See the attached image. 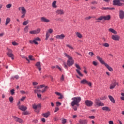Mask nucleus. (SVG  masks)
Returning <instances> with one entry per match:
<instances>
[{"mask_svg": "<svg viewBox=\"0 0 124 124\" xmlns=\"http://www.w3.org/2000/svg\"><path fill=\"white\" fill-rule=\"evenodd\" d=\"M97 59L102 63V64H104L105 66L107 67V68L109 70V71H113V68L111 67L107 63H105L104 61L102 60V58L99 56H97Z\"/></svg>", "mask_w": 124, "mask_h": 124, "instance_id": "f257e3e1", "label": "nucleus"}, {"mask_svg": "<svg viewBox=\"0 0 124 124\" xmlns=\"http://www.w3.org/2000/svg\"><path fill=\"white\" fill-rule=\"evenodd\" d=\"M64 55L66 58L68 59L67 62V64L68 66H71V65H73L74 64V60H73V59L71 56H70L69 55L67 54V53H64Z\"/></svg>", "mask_w": 124, "mask_h": 124, "instance_id": "f03ea898", "label": "nucleus"}, {"mask_svg": "<svg viewBox=\"0 0 124 124\" xmlns=\"http://www.w3.org/2000/svg\"><path fill=\"white\" fill-rule=\"evenodd\" d=\"M72 100H73L71 103L72 106H74V105L79 106V102L81 101V97H73L72 98Z\"/></svg>", "mask_w": 124, "mask_h": 124, "instance_id": "7ed1b4c3", "label": "nucleus"}, {"mask_svg": "<svg viewBox=\"0 0 124 124\" xmlns=\"http://www.w3.org/2000/svg\"><path fill=\"white\" fill-rule=\"evenodd\" d=\"M111 19V16L110 15H108L107 16H101L100 17L98 18H96L95 20L97 22H100V21L102 20H105V21H109Z\"/></svg>", "mask_w": 124, "mask_h": 124, "instance_id": "20e7f679", "label": "nucleus"}, {"mask_svg": "<svg viewBox=\"0 0 124 124\" xmlns=\"http://www.w3.org/2000/svg\"><path fill=\"white\" fill-rule=\"evenodd\" d=\"M32 108L34 109L35 112L36 113H38L39 112V110L41 109V105L40 104L36 105V104H34L32 105Z\"/></svg>", "mask_w": 124, "mask_h": 124, "instance_id": "39448f33", "label": "nucleus"}, {"mask_svg": "<svg viewBox=\"0 0 124 124\" xmlns=\"http://www.w3.org/2000/svg\"><path fill=\"white\" fill-rule=\"evenodd\" d=\"M7 55L9 58H11L12 60H14V54L12 53V50L7 48Z\"/></svg>", "mask_w": 124, "mask_h": 124, "instance_id": "423d86ee", "label": "nucleus"}, {"mask_svg": "<svg viewBox=\"0 0 124 124\" xmlns=\"http://www.w3.org/2000/svg\"><path fill=\"white\" fill-rule=\"evenodd\" d=\"M75 66L77 68H78L76 70L77 73L79 76H81V77H83V75L82 74L81 72H80V71L81 70V67H80V66H79L78 64H75Z\"/></svg>", "mask_w": 124, "mask_h": 124, "instance_id": "0eeeda50", "label": "nucleus"}, {"mask_svg": "<svg viewBox=\"0 0 124 124\" xmlns=\"http://www.w3.org/2000/svg\"><path fill=\"white\" fill-rule=\"evenodd\" d=\"M95 106H98L99 107L100 106H104V104L103 103H101L99 99H96L95 100Z\"/></svg>", "mask_w": 124, "mask_h": 124, "instance_id": "6e6552de", "label": "nucleus"}, {"mask_svg": "<svg viewBox=\"0 0 124 124\" xmlns=\"http://www.w3.org/2000/svg\"><path fill=\"white\" fill-rule=\"evenodd\" d=\"M80 84H82L83 85H88L89 87L92 86V82L88 81L86 79H83L80 81Z\"/></svg>", "mask_w": 124, "mask_h": 124, "instance_id": "1a4fd4ad", "label": "nucleus"}, {"mask_svg": "<svg viewBox=\"0 0 124 124\" xmlns=\"http://www.w3.org/2000/svg\"><path fill=\"white\" fill-rule=\"evenodd\" d=\"M113 5H117L118 6H122L123 3L121 2L120 0H114L113 1Z\"/></svg>", "mask_w": 124, "mask_h": 124, "instance_id": "9d476101", "label": "nucleus"}, {"mask_svg": "<svg viewBox=\"0 0 124 124\" xmlns=\"http://www.w3.org/2000/svg\"><path fill=\"white\" fill-rule=\"evenodd\" d=\"M13 118L14 119L15 121L17 123H19L20 124H23L24 123V121L21 118H19L16 116H13Z\"/></svg>", "mask_w": 124, "mask_h": 124, "instance_id": "9b49d317", "label": "nucleus"}, {"mask_svg": "<svg viewBox=\"0 0 124 124\" xmlns=\"http://www.w3.org/2000/svg\"><path fill=\"white\" fill-rule=\"evenodd\" d=\"M85 104L86 105V106H88V107H91V106H93V101L91 100H86L85 102Z\"/></svg>", "mask_w": 124, "mask_h": 124, "instance_id": "f8f14e48", "label": "nucleus"}, {"mask_svg": "<svg viewBox=\"0 0 124 124\" xmlns=\"http://www.w3.org/2000/svg\"><path fill=\"white\" fill-rule=\"evenodd\" d=\"M111 38L113 40H115L116 41H119L120 40V37L118 35H112L111 36Z\"/></svg>", "mask_w": 124, "mask_h": 124, "instance_id": "ddd939ff", "label": "nucleus"}, {"mask_svg": "<svg viewBox=\"0 0 124 124\" xmlns=\"http://www.w3.org/2000/svg\"><path fill=\"white\" fill-rule=\"evenodd\" d=\"M29 32L31 34H36L37 33H39V32H40V29H38L36 30L31 31Z\"/></svg>", "mask_w": 124, "mask_h": 124, "instance_id": "4468645a", "label": "nucleus"}, {"mask_svg": "<svg viewBox=\"0 0 124 124\" xmlns=\"http://www.w3.org/2000/svg\"><path fill=\"white\" fill-rule=\"evenodd\" d=\"M119 18L122 20L124 19V11L122 10H119Z\"/></svg>", "mask_w": 124, "mask_h": 124, "instance_id": "2eb2a0df", "label": "nucleus"}, {"mask_svg": "<svg viewBox=\"0 0 124 124\" xmlns=\"http://www.w3.org/2000/svg\"><path fill=\"white\" fill-rule=\"evenodd\" d=\"M41 22H44V23H50V20L46 18V17L43 16L41 17Z\"/></svg>", "mask_w": 124, "mask_h": 124, "instance_id": "dca6fc26", "label": "nucleus"}, {"mask_svg": "<svg viewBox=\"0 0 124 124\" xmlns=\"http://www.w3.org/2000/svg\"><path fill=\"white\" fill-rule=\"evenodd\" d=\"M56 38H57V39H63V38H64V37H65V35H64V34H62L61 35H57L56 36Z\"/></svg>", "mask_w": 124, "mask_h": 124, "instance_id": "f3484780", "label": "nucleus"}, {"mask_svg": "<svg viewBox=\"0 0 124 124\" xmlns=\"http://www.w3.org/2000/svg\"><path fill=\"white\" fill-rule=\"evenodd\" d=\"M18 108L21 111H26V110H27V109H28L27 107H26V106H25L24 105H21V106L19 105L18 106Z\"/></svg>", "mask_w": 124, "mask_h": 124, "instance_id": "a211bd4d", "label": "nucleus"}, {"mask_svg": "<svg viewBox=\"0 0 124 124\" xmlns=\"http://www.w3.org/2000/svg\"><path fill=\"white\" fill-rule=\"evenodd\" d=\"M21 10V14H26L27 13V11H26V9H25V7H20L18 8V10Z\"/></svg>", "mask_w": 124, "mask_h": 124, "instance_id": "6ab92c4d", "label": "nucleus"}, {"mask_svg": "<svg viewBox=\"0 0 124 124\" xmlns=\"http://www.w3.org/2000/svg\"><path fill=\"white\" fill-rule=\"evenodd\" d=\"M116 85H117V82L115 81H114L110 84L109 89H110V90H112V89H114V88H115V87H116Z\"/></svg>", "mask_w": 124, "mask_h": 124, "instance_id": "aec40b11", "label": "nucleus"}, {"mask_svg": "<svg viewBox=\"0 0 124 124\" xmlns=\"http://www.w3.org/2000/svg\"><path fill=\"white\" fill-rule=\"evenodd\" d=\"M56 13L58 14V15H62L64 14V12L62 9H59L56 11Z\"/></svg>", "mask_w": 124, "mask_h": 124, "instance_id": "412c9836", "label": "nucleus"}, {"mask_svg": "<svg viewBox=\"0 0 124 124\" xmlns=\"http://www.w3.org/2000/svg\"><path fill=\"white\" fill-rule=\"evenodd\" d=\"M35 66H37L39 71H41V65H40V62H37L35 64Z\"/></svg>", "mask_w": 124, "mask_h": 124, "instance_id": "4be33fe9", "label": "nucleus"}, {"mask_svg": "<svg viewBox=\"0 0 124 124\" xmlns=\"http://www.w3.org/2000/svg\"><path fill=\"white\" fill-rule=\"evenodd\" d=\"M55 94L57 95H59L60 97H58V99H62L63 98V95L59 92H55Z\"/></svg>", "mask_w": 124, "mask_h": 124, "instance_id": "5701e85b", "label": "nucleus"}, {"mask_svg": "<svg viewBox=\"0 0 124 124\" xmlns=\"http://www.w3.org/2000/svg\"><path fill=\"white\" fill-rule=\"evenodd\" d=\"M76 34L77 36V37H78V38H83V35H82V34H81L80 32H76Z\"/></svg>", "mask_w": 124, "mask_h": 124, "instance_id": "b1692460", "label": "nucleus"}, {"mask_svg": "<svg viewBox=\"0 0 124 124\" xmlns=\"http://www.w3.org/2000/svg\"><path fill=\"white\" fill-rule=\"evenodd\" d=\"M102 109L103 111H108V112L111 111L110 108H109L108 107H104L102 108Z\"/></svg>", "mask_w": 124, "mask_h": 124, "instance_id": "393cba45", "label": "nucleus"}, {"mask_svg": "<svg viewBox=\"0 0 124 124\" xmlns=\"http://www.w3.org/2000/svg\"><path fill=\"white\" fill-rule=\"evenodd\" d=\"M42 115L43 116V117H44V118H48V117L50 116V112L48 111L46 113H43Z\"/></svg>", "mask_w": 124, "mask_h": 124, "instance_id": "a878e982", "label": "nucleus"}, {"mask_svg": "<svg viewBox=\"0 0 124 124\" xmlns=\"http://www.w3.org/2000/svg\"><path fill=\"white\" fill-rule=\"evenodd\" d=\"M109 31H110V32H112V33H114V34H117V32L115 31V30L110 28L108 29Z\"/></svg>", "mask_w": 124, "mask_h": 124, "instance_id": "bb28decb", "label": "nucleus"}, {"mask_svg": "<svg viewBox=\"0 0 124 124\" xmlns=\"http://www.w3.org/2000/svg\"><path fill=\"white\" fill-rule=\"evenodd\" d=\"M79 123L80 124H87V120H80L79 121Z\"/></svg>", "mask_w": 124, "mask_h": 124, "instance_id": "cd10ccee", "label": "nucleus"}, {"mask_svg": "<svg viewBox=\"0 0 124 124\" xmlns=\"http://www.w3.org/2000/svg\"><path fill=\"white\" fill-rule=\"evenodd\" d=\"M108 98H109L110 101H111V102H112L113 103H115V99H114V98H113V97L111 95H108Z\"/></svg>", "mask_w": 124, "mask_h": 124, "instance_id": "c85d7f7f", "label": "nucleus"}, {"mask_svg": "<svg viewBox=\"0 0 124 124\" xmlns=\"http://www.w3.org/2000/svg\"><path fill=\"white\" fill-rule=\"evenodd\" d=\"M29 42H30V43H31V44H33V43H34V44H36V45H38V42H37L34 41V40H33V41L30 40V41H29Z\"/></svg>", "mask_w": 124, "mask_h": 124, "instance_id": "c756f323", "label": "nucleus"}, {"mask_svg": "<svg viewBox=\"0 0 124 124\" xmlns=\"http://www.w3.org/2000/svg\"><path fill=\"white\" fill-rule=\"evenodd\" d=\"M9 23H10V18L7 17L6 19V26H7V25H8Z\"/></svg>", "mask_w": 124, "mask_h": 124, "instance_id": "7c9ffc66", "label": "nucleus"}, {"mask_svg": "<svg viewBox=\"0 0 124 124\" xmlns=\"http://www.w3.org/2000/svg\"><path fill=\"white\" fill-rule=\"evenodd\" d=\"M56 3H57V1L55 0L52 3V7L53 8H57V5H56Z\"/></svg>", "mask_w": 124, "mask_h": 124, "instance_id": "2f4dec72", "label": "nucleus"}, {"mask_svg": "<svg viewBox=\"0 0 124 124\" xmlns=\"http://www.w3.org/2000/svg\"><path fill=\"white\" fill-rule=\"evenodd\" d=\"M49 36L50 34H49V32H47L46 35V40H48Z\"/></svg>", "mask_w": 124, "mask_h": 124, "instance_id": "473e14b6", "label": "nucleus"}, {"mask_svg": "<svg viewBox=\"0 0 124 124\" xmlns=\"http://www.w3.org/2000/svg\"><path fill=\"white\" fill-rule=\"evenodd\" d=\"M34 92L35 93H40L41 92V90L39 89H35V90H34Z\"/></svg>", "mask_w": 124, "mask_h": 124, "instance_id": "72a5a7b5", "label": "nucleus"}, {"mask_svg": "<svg viewBox=\"0 0 124 124\" xmlns=\"http://www.w3.org/2000/svg\"><path fill=\"white\" fill-rule=\"evenodd\" d=\"M24 31L25 32H28L29 31V27L26 26L24 28Z\"/></svg>", "mask_w": 124, "mask_h": 124, "instance_id": "f704fd0d", "label": "nucleus"}, {"mask_svg": "<svg viewBox=\"0 0 124 124\" xmlns=\"http://www.w3.org/2000/svg\"><path fill=\"white\" fill-rule=\"evenodd\" d=\"M62 124H66V119L63 118L62 120Z\"/></svg>", "mask_w": 124, "mask_h": 124, "instance_id": "c9c22d12", "label": "nucleus"}, {"mask_svg": "<svg viewBox=\"0 0 124 124\" xmlns=\"http://www.w3.org/2000/svg\"><path fill=\"white\" fill-rule=\"evenodd\" d=\"M29 58L30 59V60H31V61H34V60H35L32 55H29Z\"/></svg>", "mask_w": 124, "mask_h": 124, "instance_id": "e433bc0d", "label": "nucleus"}, {"mask_svg": "<svg viewBox=\"0 0 124 124\" xmlns=\"http://www.w3.org/2000/svg\"><path fill=\"white\" fill-rule=\"evenodd\" d=\"M27 24H29V20H26L23 23V26H27Z\"/></svg>", "mask_w": 124, "mask_h": 124, "instance_id": "4c0bfd02", "label": "nucleus"}, {"mask_svg": "<svg viewBox=\"0 0 124 124\" xmlns=\"http://www.w3.org/2000/svg\"><path fill=\"white\" fill-rule=\"evenodd\" d=\"M103 46H104V47H109V44L107 43H105L103 44Z\"/></svg>", "mask_w": 124, "mask_h": 124, "instance_id": "58836bf2", "label": "nucleus"}, {"mask_svg": "<svg viewBox=\"0 0 124 124\" xmlns=\"http://www.w3.org/2000/svg\"><path fill=\"white\" fill-rule=\"evenodd\" d=\"M15 92V90L14 89H12V90H11L10 93H11L12 95H13V94H14V93H15V92Z\"/></svg>", "mask_w": 124, "mask_h": 124, "instance_id": "ea45409f", "label": "nucleus"}, {"mask_svg": "<svg viewBox=\"0 0 124 124\" xmlns=\"http://www.w3.org/2000/svg\"><path fill=\"white\" fill-rule=\"evenodd\" d=\"M9 100L10 102H12L14 100L13 97L12 96H11L9 98Z\"/></svg>", "mask_w": 124, "mask_h": 124, "instance_id": "a19ab883", "label": "nucleus"}, {"mask_svg": "<svg viewBox=\"0 0 124 124\" xmlns=\"http://www.w3.org/2000/svg\"><path fill=\"white\" fill-rule=\"evenodd\" d=\"M121 95L122 96L121 97V99H122V100H124V93H122Z\"/></svg>", "mask_w": 124, "mask_h": 124, "instance_id": "79ce46f5", "label": "nucleus"}, {"mask_svg": "<svg viewBox=\"0 0 124 124\" xmlns=\"http://www.w3.org/2000/svg\"><path fill=\"white\" fill-rule=\"evenodd\" d=\"M63 65L64 68H65L66 69H67V65H66V63H65V62L63 63Z\"/></svg>", "mask_w": 124, "mask_h": 124, "instance_id": "37998d69", "label": "nucleus"}, {"mask_svg": "<svg viewBox=\"0 0 124 124\" xmlns=\"http://www.w3.org/2000/svg\"><path fill=\"white\" fill-rule=\"evenodd\" d=\"M47 88H48V87L46 86V87H45V89H44V90H43L41 91L42 93H43L46 92V90H47Z\"/></svg>", "mask_w": 124, "mask_h": 124, "instance_id": "c03bdc74", "label": "nucleus"}, {"mask_svg": "<svg viewBox=\"0 0 124 124\" xmlns=\"http://www.w3.org/2000/svg\"><path fill=\"white\" fill-rule=\"evenodd\" d=\"M93 65H94L95 66H96V65H97V62L95 61H93Z\"/></svg>", "mask_w": 124, "mask_h": 124, "instance_id": "a18cd8bd", "label": "nucleus"}, {"mask_svg": "<svg viewBox=\"0 0 124 124\" xmlns=\"http://www.w3.org/2000/svg\"><path fill=\"white\" fill-rule=\"evenodd\" d=\"M92 16H87L85 18V20H87V21L89 20H90V19H92Z\"/></svg>", "mask_w": 124, "mask_h": 124, "instance_id": "49530a36", "label": "nucleus"}, {"mask_svg": "<svg viewBox=\"0 0 124 124\" xmlns=\"http://www.w3.org/2000/svg\"><path fill=\"white\" fill-rule=\"evenodd\" d=\"M12 6V5L11 4H8L6 5L7 8H10Z\"/></svg>", "mask_w": 124, "mask_h": 124, "instance_id": "de8ad7c7", "label": "nucleus"}, {"mask_svg": "<svg viewBox=\"0 0 124 124\" xmlns=\"http://www.w3.org/2000/svg\"><path fill=\"white\" fill-rule=\"evenodd\" d=\"M12 44L14 45V46H16V45H18V43L16 42H13Z\"/></svg>", "mask_w": 124, "mask_h": 124, "instance_id": "09e8293b", "label": "nucleus"}, {"mask_svg": "<svg viewBox=\"0 0 124 124\" xmlns=\"http://www.w3.org/2000/svg\"><path fill=\"white\" fill-rule=\"evenodd\" d=\"M60 105H62V103L60 102H56V106H60Z\"/></svg>", "mask_w": 124, "mask_h": 124, "instance_id": "8fccbe9b", "label": "nucleus"}, {"mask_svg": "<svg viewBox=\"0 0 124 124\" xmlns=\"http://www.w3.org/2000/svg\"><path fill=\"white\" fill-rule=\"evenodd\" d=\"M64 80V76H63V75H62L61 78V80L63 81Z\"/></svg>", "mask_w": 124, "mask_h": 124, "instance_id": "3c124183", "label": "nucleus"}, {"mask_svg": "<svg viewBox=\"0 0 124 124\" xmlns=\"http://www.w3.org/2000/svg\"><path fill=\"white\" fill-rule=\"evenodd\" d=\"M48 31V32H49V33H52L53 32V29H49Z\"/></svg>", "mask_w": 124, "mask_h": 124, "instance_id": "603ef678", "label": "nucleus"}, {"mask_svg": "<svg viewBox=\"0 0 124 124\" xmlns=\"http://www.w3.org/2000/svg\"><path fill=\"white\" fill-rule=\"evenodd\" d=\"M34 40L35 41H40V38H39V37H37L35 38Z\"/></svg>", "mask_w": 124, "mask_h": 124, "instance_id": "864d4df0", "label": "nucleus"}, {"mask_svg": "<svg viewBox=\"0 0 124 124\" xmlns=\"http://www.w3.org/2000/svg\"><path fill=\"white\" fill-rule=\"evenodd\" d=\"M56 68H58V69H59V70H60V71H62V68H61V67H60V66H59V65H56L55 66Z\"/></svg>", "mask_w": 124, "mask_h": 124, "instance_id": "5fc2aeb1", "label": "nucleus"}, {"mask_svg": "<svg viewBox=\"0 0 124 124\" xmlns=\"http://www.w3.org/2000/svg\"><path fill=\"white\" fill-rule=\"evenodd\" d=\"M23 115H28L29 114V112H28V111H24L23 112Z\"/></svg>", "mask_w": 124, "mask_h": 124, "instance_id": "6e6d98bb", "label": "nucleus"}, {"mask_svg": "<svg viewBox=\"0 0 124 124\" xmlns=\"http://www.w3.org/2000/svg\"><path fill=\"white\" fill-rule=\"evenodd\" d=\"M59 110H60V108H55L54 112L56 113V112H58V111H59Z\"/></svg>", "mask_w": 124, "mask_h": 124, "instance_id": "4d7b16f0", "label": "nucleus"}, {"mask_svg": "<svg viewBox=\"0 0 124 124\" xmlns=\"http://www.w3.org/2000/svg\"><path fill=\"white\" fill-rule=\"evenodd\" d=\"M91 3L92 4H97V2L96 1H93Z\"/></svg>", "mask_w": 124, "mask_h": 124, "instance_id": "13d9d810", "label": "nucleus"}, {"mask_svg": "<svg viewBox=\"0 0 124 124\" xmlns=\"http://www.w3.org/2000/svg\"><path fill=\"white\" fill-rule=\"evenodd\" d=\"M33 86H35L36 85H38V83L37 82H33L32 83Z\"/></svg>", "mask_w": 124, "mask_h": 124, "instance_id": "bf43d9fd", "label": "nucleus"}, {"mask_svg": "<svg viewBox=\"0 0 124 124\" xmlns=\"http://www.w3.org/2000/svg\"><path fill=\"white\" fill-rule=\"evenodd\" d=\"M66 46L67 47H68L69 48H70V49H73V47L69 45H66Z\"/></svg>", "mask_w": 124, "mask_h": 124, "instance_id": "052dcab7", "label": "nucleus"}, {"mask_svg": "<svg viewBox=\"0 0 124 124\" xmlns=\"http://www.w3.org/2000/svg\"><path fill=\"white\" fill-rule=\"evenodd\" d=\"M25 99H26V97L23 96V97H22V98L20 99V100L21 101H24Z\"/></svg>", "mask_w": 124, "mask_h": 124, "instance_id": "680f3d73", "label": "nucleus"}, {"mask_svg": "<svg viewBox=\"0 0 124 124\" xmlns=\"http://www.w3.org/2000/svg\"><path fill=\"white\" fill-rule=\"evenodd\" d=\"M89 56H91V57H93V52H89Z\"/></svg>", "mask_w": 124, "mask_h": 124, "instance_id": "e2e57ef3", "label": "nucleus"}, {"mask_svg": "<svg viewBox=\"0 0 124 124\" xmlns=\"http://www.w3.org/2000/svg\"><path fill=\"white\" fill-rule=\"evenodd\" d=\"M102 10H107V9H109V8L103 7V8H102Z\"/></svg>", "mask_w": 124, "mask_h": 124, "instance_id": "0e129e2a", "label": "nucleus"}, {"mask_svg": "<svg viewBox=\"0 0 124 124\" xmlns=\"http://www.w3.org/2000/svg\"><path fill=\"white\" fill-rule=\"evenodd\" d=\"M94 118H95L94 116H89V119H94Z\"/></svg>", "mask_w": 124, "mask_h": 124, "instance_id": "69168bd1", "label": "nucleus"}, {"mask_svg": "<svg viewBox=\"0 0 124 124\" xmlns=\"http://www.w3.org/2000/svg\"><path fill=\"white\" fill-rule=\"evenodd\" d=\"M73 109L75 110V111H77V108L76 107L73 106Z\"/></svg>", "mask_w": 124, "mask_h": 124, "instance_id": "338daca9", "label": "nucleus"}, {"mask_svg": "<svg viewBox=\"0 0 124 124\" xmlns=\"http://www.w3.org/2000/svg\"><path fill=\"white\" fill-rule=\"evenodd\" d=\"M109 124H114V122L112 121H110L108 122Z\"/></svg>", "mask_w": 124, "mask_h": 124, "instance_id": "774afa93", "label": "nucleus"}]
</instances>
